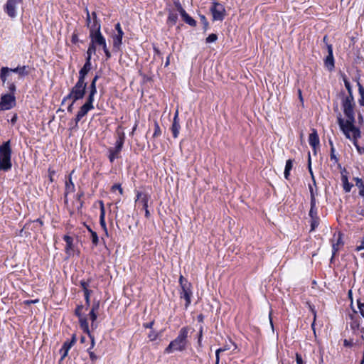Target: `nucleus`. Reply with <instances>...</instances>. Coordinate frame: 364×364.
<instances>
[{
	"label": "nucleus",
	"mask_w": 364,
	"mask_h": 364,
	"mask_svg": "<svg viewBox=\"0 0 364 364\" xmlns=\"http://www.w3.org/2000/svg\"><path fill=\"white\" fill-rule=\"evenodd\" d=\"M95 21V24L92 26L91 32H90V42H92L96 46H105L106 40L100 31L101 24L98 23L96 19Z\"/></svg>",
	"instance_id": "nucleus-7"
},
{
	"label": "nucleus",
	"mask_w": 364,
	"mask_h": 364,
	"mask_svg": "<svg viewBox=\"0 0 364 364\" xmlns=\"http://www.w3.org/2000/svg\"><path fill=\"white\" fill-rule=\"evenodd\" d=\"M87 87V82L78 78L69 94L63 97L61 105H63L68 100H73V102H77V100L83 99L86 93Z\"/></svg>",
	"instance_id": "nucleus-3"
},
{
	"label": "nucleus",
	"mask_w": 364,
	"mask_h": 364,
	"mask_svg": "<svg viewBox=\"0 0 364 364\" xmlns=\"http://www.w3.org/2000/svg\"><path fill=\"white\" fill-rule=\"evenodd\" d=\"M48 178L50 183H53L54 181V176L55 174V170L52 169L51 168H48Z\"/></svg>",
	"instance_id": "nucleus-50"
},
{
	"label": "nucleus",
	"mask_w": 364,
	"mask_h": 364,
	"mask_svg": "<svg viewBox=\"0 0 364 364\" xmlns=\"http://www.w3.org/2000/svg\"><path fill=\"white\" fill-rule=\"evenodd\" d=\"M86 12V25L87 28L90 30V32H91L92 26L95 24V19L98 23H100V20L98 19L97 16V14L95 11L92 12L90 14L89 10L87 8L85 9Z\"/></svg>",
	"instance_id": "nucleus-13"
},
{
	"label": "nucleus",
	"mask_w": 364,
	"mask_h": 364,
	"mask_svg": "<svg viewBox=\"0 0 364 364\" xmlns=\"http://www.w3.org/2000/svg\"><path fill=\"white\" fill-rule=\"evenodd\" d=\"M296 364H305L306 363V362H304L303 360L302 356L299 353H296Z\"/></svg>",
	"instance_id": "nucleus-59"
},
{
	"label": "nucleus",
	"mask_w": 364,
	"mask_h": 364,
	"mask_svg": "<svg viewBox=\"0 0 364 364\" xmlns=\"http://www.w3.org/2000/svg\"><path fill=\"white\" fill-rule=\"evenodd\" d=\"M319 225V218H311V231L314 230Z\"/></svg>",
	"instance_id": "nucleus-36"
},
{
	"label": "nucleus",
	"mask_w": 364,
	"mask_h": 364,
	"mask_svg": "<svg viewBox=\"0 0 364 364\" xmlns=\"http://www.w3.org/2000/svg\"><path fill=\"white\" fill-rule=\"evenodd\" d=\"M23 0H8L4 6V11L11 18L16 16V7L22 3Z\"/></svg>",
	"instance_id": "nucleus-10"
},
{
	"label": "nucleus",
	"mask_w": 364,
	"mask_h": 364,
	"mask_svg": "<svg viewBox=\"0 0 364 364\" xmlns=\"http://www.w3.org/2000/svg\"><path fill=\"white\" fill-rule=\"evenodd\" d=\"M353 180L355 182V186L359 189V196L364 198V180L358 177H355Z\"/></svg>",
	"instance_id": "nucleus-29"
},
{
	"label": "nucleus",
	"mask_w": 364,
	"mask_h": 364,
	"mask_svg": "<svg viewBox=\"0 0 364 364\" xmlns=\"http://www.w3.org/2000/svg\"><path fill=\"white\" fill-rule=\"evenodd\" d=\"M122 149H117V148H109L108 149L109 155L108 159L111 163H113L116 159L119 157Z\"/></svg>",
	"instance_id": "nucleus-26"
},
{
	"label": "nucleus",
	"mask_w": 364,
	"mask_h": 364,
	"mask_svg": "<svg viewBox=\"0 0 364 364\" xmlns=\"http://www.w3.org/2000/svg\"><path fill=\"white\" fill-rule=\"evenodd\" d=\"M100 223L102 228L105 231V234L107 235V228L106 222H105V206H104V203L102 200L100 201Z\"/></svg>",
	"instance_id": "nucleus-20"
},
{
	"label": "nucleus",
	"mask_w": 364,
	"mask_h": 364,
	"mask_svg": "<svg viewBox=\"0 0 364 364\" xmlns=\"http://www.w3.org/2000/svg\"><path fill=\"white\" fill-rule=\"evenodd\" d=\"M92 291H87L84 294L85 304L86 306L88 307L90 305V295Z\"/></svg>",
	"instance_id": "nucleus-48"
},
{
	"label": "nucleus",
	"mask_w": 364,
	"mask_h": 364,
	"mask_svg": "<svg viewBox=\"0 0 364 364\" xmlns=\"http://www.w3.org/2000/svg\"><path fill=\"white\" fill-rule=\"evenodd\" d=\"M72 348V346L70 343H68V341H66L63 344L61 348L60 349V353L61 354L60 361L64 360L70 350V349Z\"/></svg>",
	"instance_id": "nucleus-25"
},
{
	"label": "nucleus",
	"mask_w": 364,
	"mask_h": 364,
	"mask_svg": "<svg viewBox=\"0 0 364 364\" xmlns=\"http://www.w3.org/2000/svg\"><path fill=\"white\" fill-rule=\"evenodd\" d=\"M38 302H39L38 299H33V300H26L23 301L24 304H26V305H30L31 304H37Z\"/></svg>",
	"instance_id": "nucleus-64"
},
{
	"label": "nucleus",
	"mask_w": 364,
	"mask_h": 364,
	"mask_svg": "<svg viewBox=\"0 0 364 364\" xmlns=\"http://www.w3.org/2000/svg\"><path fill=\"white\" fill-rule=\"evenodd\" d=\"M84 306L82 304L77 305L75 310V315L77 317H80L82 316V311L83 309Z\"/></svg>",
	"instance_id": "nucleus-44"
},
{
	"label": "nucleus",
	"mask_w": 364,
	"mask_h": 364,
	"mask_svg": "<svg viewBox=\"0 0 364 364\" xmlns=\"http://www.w3.org/2000/svg\"><path fill=\"white\" fill-rule=\"evenodd\" d=\"M28 68L29 67L28 65H18L15 68L2 67L0 70V79L3 84H4L6 82L7 78L9 77L11 73L18 74L19 79H22L29 75L30 72Z\"/></svg>",
	"instance_id": "nucleus-5"
},
{
	"label": "nucleus",
	"mask_w": 364,
	"mask_h": 364,
	"mask_svg": "<svg viewBox=\"0 0 364 364\" xmlns=\"http://www.w3.org/2000/svg\"><path fill=\"white\" fill-rule=\"evenodd\" d=\"M309 143L313 149L319 145V137L316 129H313L312 132L309 134Z\"/></svg>",
	"instance_id": "nucleus-21"
},
{
	"label": "nucleus",
	"mask_w": 364,
	"mask_h": 364,
	"mask_svg": "<svg viewBox=\"0 0 364 364\" xmlns=\"http://www.w3.org/2000/svg\"><path fill=\"white\" fill-rule=\"evenodd\" d=\"M364 250V236L363 237L361 241H360V244L356 247L355 248V250L357 252H359V251H361Z\"/></svg>",
	"instance_id": "nucleus-60"
},
{
	"label": "nucleus",
	"mask_w": 364,
	"mask_h": 364,
	"mask_svg": "<svg viewBox=\"0 0 364 364\" xmlns=\"http://www.w3.org/2000/svg\"><path fill=\"white\" fill-rule=\"evenodd\" d=\"M125 140V135L124 132L118 133L117 134V139L115 142V146L114 148H117V149H122L124 146Z\"/></svg>",
	"instance_id": "nucleus-28"
},
{
	"label": "nucleus",
	"mask_w": 364,
	"mask_h": 364,
	"mask_svg": "<svg viewBox=\"0 0 364 364\" xmlns=\"http://www.w3.org/2000/svg\"><path fill=\"white\" fill-rule=\"evenodd\" d=\"M348 100L351 102H354V97L353 95V92H348V95L344 97L342 100Z\"/></svg>",
	"instance_id": "nucleus-61"
},
{
	"label": "nucleus",
	"mask_w": 364,
	"mask_h": 364,
	"mask_svg": "<svg viewBox=\"0 0 364 364\" xmlns=\"http://www.w3.org/2000/svg\"><path fill=\"white\" fill-rule=\"evenodd\" d=\"M151 198V196L147 193H142L140 191H136V198L135 199V202L136 203L138 200H140L143 208L144 210H146L148 208V203Z\"/></svg>",
	"instance_id": "nucleus-15"
},
{
	"label": "nucleus",
	"mask_w": 364,
	"mask_h": 364,
	"mask_svg": "<svg viewBox=\"0 0 364 364\" xmlns=\"http://www.w3.org/2000/svg\"><path fill=\"white\" fill-rule=\"evenodd\" d=\"M92 68L91 60L86 59L85 63L79 71L78 78L85 80L86 76Z\"/></svg>",
	"instance_id": "nucleus-19"
},
{
	"label": "nucleus",
	"mask_w": 364,
	"mask_h": 364,
	"mask_svg": "<svg viewBox=\"0 0 364 364\" xmlns=\"http://www.w3.org/2000/svg\"><path fill=\"white\" fill-rule=\"evenodd\" d=\"M335 148L334 147H332L331 149V154H330V158H331V161H334L335 163H338V158L336 156V155L335 154Z\"/></svg>",
	"instance_id": "nucleus-46"
},
{
	"label": "nucleus",
	"mask_w": 364,
	"mask_h": 364,
	"mask_svg": "<svg viewBox=\"0 0 364 364\" xmlns=\"http://www.w3.org/2000/svg\"><path fill=\"white\" fill-rule=\"evenodd\" d=\"M217 39H218V36L215 33H211L206 38L205 41H206V43H213V42L216 41Z\"/></svg>",
	"instance_id": "nucleus-43"
},
{
	"label": "nucleus",
	"mask_w": 364,
	"mask_h": 364,
	"mask_svg": "<svg viewBox=\"0 0 364 364\" xmlns=\"http://www.w3.org/2000/svg\"><path fill=\"white\" fill-rule=\"evenodd\" d=\"M78 36L77 33H73L71 38V41L73 43H77L78 41Z\"/></svg>",
	"instance_id": "nucleus-63"
},
{
	"label": "nucleus",
	"mask_w": 364,
	"mask_h": 364,
	"mask_svg": "<svg viewBox=\"0 0 364 364\" xmlns=\"http://www.w3.org/2000/svg\"><path fill=\"white\" fill-rule=\"evenodd\" d=\"M161 135V128L159 127V123L156 121H155L154 122V134H153V137L156 138V137H159Z\"/></svg>",
	"instance_id": "nucleus-37"
},
{
	"label": "nucleus",
	"mask_w": 364,
	"mask_h": 364,
	"mask_svg": "<svg viewBox=\"0 0 364 364\" xmlns=\"http://www.w3.org/2000/svg\"><path fill=\"white\" fill-rule=\"evenodd\" d=\"M358 307L360 314L364 317V302L361 303L360 301H358Z\"/></svg>",
	"instance_id": "nucleus-57"
},
{
	"label": "nucleus",
	"mask_w": 364,
	"mask_h": 364,
	"mask_svg": "<svg viewBox=\"0 0 364 364\" xmlns=\"http://www.w3.org/2000/svg\"><path fill=\"white\" fill-rule=\"evenodd\" d=\"M0 101L4 110H9L16 105V97L14 95H3Z\"/></svg>",
	"instance_id": "nucleus-11"
},
{
	"label": "nucleus",
	"mask_w": 364,
	"mask_h": 364,
	"mask_svg": "<svg viewBox=\"0 0 364 364\" xmlns=\"http://www.w3.org/2000/svg\"><path fill=\"white\" fill-rule=\"evenodd\" d=\"M89 315L90 316V319L92 320V326H93L94 322L96 321L97 318V312L90 311Z\"/></svg>",
	"instance_id": "nucleus-51"
},
{
	"label": "nucleus",
	"mask_w": 364,
	"mask_h": 364,
	"mask_svg": "<svg viewBox=\"0 0 364 364\" xmlns=\"http://www.w3.org/2000/svg\"><path fill=\"white\" fill-rule=\"evenodd\" d=\"M341 181L343 184V191L346 193H349L351 191V188L353 186V185L349 183L347 176L342 175Z\"/></svg>",
	"instance_id": "nucleus-27"
},
{
	"label": "nucleus",
	"mask_w": 364,
	"mask_h": 364,
	"mask_svg": "<svg viewBox=\"0 0 364 364\" xmlns=\"http://www.w3.org/2000/svg\"><path fill=\"white\" fill-rule=\"evenodd\" d=\"M181 129V126L179 124V118H178V111L176 110L173 117V123L171 127V130L172 132L173 137L177 138L179 134V131Z\"/></svg>",
	"instance_id": "nucleus-14"
},
{
	"label": "nucleus",
	"mask_w": 364,
	"mask_h": 364,
	"mask_svg": "<svg viewBox=\"0 0 364 364\" xmlns=\"http://www.w3.org/2000/svg\"><path fill=\"white\" fill-rule=\"evenodd\" d=\"M229 349H230V347L228 345H225L224 347L218 348V350H216V351H215V360H217V359H218V355L220 357V353L224 352V351H225L227 350H229Z\"/></svg>",
	"instance_id": "nucleus-47"
},
{
	"label": "nucleus",
	"mask_w": 364,
	"mask_h": 364,
	"mask_svg": "<svg viewBox=\"0 0 364 364\" xmlns=\"http://www.w3.org/2000/svg\"><path fill=\"white\" fill-rule=\"evenodd\" d=\"M343 233L341 232H338L336 236V234L333 235V238L331 240L332 242V257L331 259L336 255L337 252L339 251L341 247L343 246L344 242L343 240Z\"/></svg>",
	"instance_id": "nucleus-9"
},
{
	"label": "nucleus",
	"mask_w": 364,
	"mask_h": 364,
	"mask_svg": "<svg viewBox=\"0 0 364 364\" xmlns=\"http://www.w3.org/2000/svg\"><path fill=\"white\" fill-rule=\"evenodd\" d=\"M63 240L66 242L65 250L68 252L73 248V239L69 235H65Z\"/></svg>",
	"instance_id": "nucleus-35"
},
{
	"label": "nucleus",
	"mask_w": 364,
	"mask_h": 364,
	"mask_svg": "<svg viewBox=\"0 0 364 364\" xmlns=\"http://www.w3.org/2000/svg\"><path fill=\"white\" fill-rule=\"evenodd\" d=\"M173 4L176 10L179 12L181 15L183 13V11H186L183 8L181 4L180 3L179 0H174Z\"/></svg>",
	"instance_id": "nucleus-40"
},
{
	"label": "nucleus",
	"mask_w": 364,
	"mask_h": 364,
	"mask_svg": "<svg viewBox=\"0 0 364 364\" xmlns=\"http://www.w3.org/2000/svg\"><path fill=\"white\" fill-rule=\"evenodd\" d=\"M100 76L98 75H96L92 80L90 84V86H89V88H92V87H93V89H97V86H96V83H97V80L99 79Z\"/></svg>",
	"instance_id": "nucleus-49"
},
{
	"label": "nucleus",
	"mask_w": 364,
	"mask_h": 364,
	"mask_svg": "<svg viewBox=\"0 0 364 364\" xmlns=\"http://www.w3.org/2000/svg\"><path fill=\"white\" fill-rule=\"evenodd\" d=\"M78 318H79V323H80V326L81 329L85 333H86L89 335V336L90 337L91 340H92V346H94V338L90 335L88 321H87V318L85 316H81L80 317H78Z\"/></svg>",
	"instance_id": "nucleus-17"
},
{
	"label": "nucleus",
	"mask_w": 364,
	"mask_h": 364,
	"mask_svg": "<svg viewBox=\"0 0 364 364\" xmlns=\"http://www.w3.org/2000/svg\"><path fill=\"white\" fill-rule=\"evenodd\" d=\"M309 192H310V196H311V202L312 201H316V198H315V193H314V191L313 189V187L311 185H309Z\"/></svg>",
	"instance_id": "nucleus-58"
},
{
	"label": "nucleus",
	"mask_w": 364,
	"mask_h": 364,
	"mask_svg": "<svg viewBox=\"0 0 364 364\" xmlns=\"http://www.w3.org/2000/svg\"><path fill=\"white\" fill-rule=\"evenodd\" d=\"M342 107L343 113L346 119L342 117L341 113L337 116L338 124L346 138H350V132L353 133L354 139L360 137V131L359 128L355 126V119L354 113L355 102H351L348 100H342Z\"/></svg>",
	"instance_id": "nucleus-1"
},
{
	"label": "nucleus",
	"mask_w": 364,
	"mask_h": 364,
	"mask_svg": "<svg viewBox=\"0 0 364 364\" xmlns=\"http://www.w3.org/2000/svg\"><path fill=\"white\" fill-rule=\"evenodd\" d=\"M97 50V46H95L92 42L90 43L87 50L86 59L91 60L92 55L95 54Z\"/></svg>",
	"instance_id": "nucleus-31"
},
{
	"label": "nucleus",
	"mask_w": 364,
	"mask_h": 364,
	"mask_svg": "<svg viewBox=\"0 0 364 364\" xmlns=\"http://www.w3.org/2000/svg\"><path fill=\"white\" fill-rule=\"evenodd\" d=\"M309 215L310 218L318 217L317 215L316 201L311 202V208Z\"/></svg>",
	"instance_id": "nucleus-33"
},
{
	"label": "nucleus",
	"mask_w": 364,
	"mask_h": 364,
	"mask_svg": "<svg viewBox=\"0 0 364 364\" xmlns=\"http://www.w3.org/2000/svg\"><path fill=\"white\" fill-rule=\"evenodd\" d=\"M112 190H118L121 195L123 194V189L119 183H115L112 186Z\"/></svg>",
	"instance_id": "nucleus-55"
},
{
	"label": "nucleus",
	"mask_w": 364,
	"mask_h": 364,
	"mask_svg": "<svg viewBox=\"0 0 364 364\" xmlns=\"http://www.w3.org/2000/svg\"><path fill=\"white\" fill-rule=\"evenodd\" d=\"M293 162H294V160L292 159H288L286 162V165H285V168L284 169H287V170H289L291 171V170L292 169V167H293Z\"/></svg>",
	"instance_id": "nucleus-54"
},
{
	"label": "nucleus",
	"mask_w": 364,
	"mask_h": 364,
	"mask_svg": "<svg viewBox=\"0 0 364 364\" xmlns=\"http://www.w3.org/2000/svg\"><path fill=\"white\" fill-rule=\"evenodd\" d=\"M178 282L180 284V298L185 299V309H186L191 303V296L193 295L191 284L188 282V280L182 275L180 276Z\"/></svg>",
	"instance_id": "nucleus-6"
},
{
	"label": "nucleus",
	"mask_w": 364,
	"mask_h": 364,
	"mask_svg": "<svg viewBox=\"0 0 364 364\" xmlns=\"http://www.w3.org/2000/svg\"><path fill=\"white\" fill-rule=\"evenodd\" d=\"M11 153L9 140L0 145V170L8 171L11 168Z\"/></svg>",
	"instance_id": "nucleus-4"
},
{
	"label": "nucleus",
	"mask_w": 364,
	"mask_h": 364,
	"mask_svg": "<svg viewBox=\"0 0 364 364\" xmlns=\"http://www.w3.org/2000/svg\"><path fill=\"white\" fill-rule=\"evenodd\" d=\"M203 326L200 327L199 332H198V343L199 346H201V341H202V337H203Z\"/></svg>",
	"instance_id": "nucleus-56"
},
{
	"label": "nucleus",
	"mask_w": 364,
	"mask_h": 364,
	"mask_svg": "<svg viewBox=\"0 0 364 364\" xmlns=\"http://www.w3.org/2000/svg\"><path fill=\"white\" fill-rule=\"evenodd\" d=\"M311 157H310V154H309V164H308V168H309V173L311 175V177H312V179H313V182H314V184L316 186V181H315V178H314V174H313V171H312V169H311Z\"/></svg>",
	"instance_id": "nucleus-52"
},
{
	"label": "nucleus",
	"mask_w": 364,
	"mask_h": 364,
	"mask_svg": "<svg viewBox=\"0 0 364 364\" xmlns=\"http://www.w3.org/2000/svg\"><path fill=\"white\" fill-rule=\"evenodd\" d=\"M124 36L123 33H117L112 36L113 40V50L118 52L120 50L121 46L122 44V38Z\"/></svg>",
	"instance_id": "nucleus-18"
},
{
	"label": "nucleus",
	"mask_w": 364,
	"mask_h": 364,
	"mask_svg": "<svg viewBox=\"0 0 364 364\" xmlns=\"http://www.w3.org/2000/svg\"><path fill=\"white\" fill-rule=\"evenodd\" d=\"M348 139H350V141H353L354 146L356 147L358 151L360 153V154H362L364 152V148H361L358 144V139L359 138H356V139H354L353 137V132H350V138H348Z\"/></svg>",
	"instance_id": "nucleus-34"
},
{
	"label": "nucleus",
	"mask_w": 364,
	"mask_h": 364,
	"mask_svg": "<svg viewBox=\"0 0 364 364\" xmlns=\"http://www.w3.org/2000/svg\"><path fill=\"white\" fill-rule=\"evenodd\" d=\"M358 92L360 95L358 103L360 106L364 105V87L360 82H358Z\"/></svg>",
	"instance_id": "nucleus-32"
},
{
	"label": "nucleus",
	"mask_w": 364,
	"mask_h": 364,
	"mask_svg": "<svg viewBox=\"0 0 364 364\" xmlns=\"http://www.w3.org/2000/svg\"><path fill=\"white\" fill-rule=\"evenodd\" d=\"M308 306H309V309L310 310V311L312 313L313 316H314V321H316V309H315V306L309 303H308Z\"/></svg>",
	"instance_id": "nucleus-53"
},
{
	"label": "nucleus",
	"mask_w": 364,
	"mask_h": 364,
	"mask_svg": "<svg viewBox=\"0 0 364 364\" xmlns=\"http://www.w3.org/2000/svg\"><path fill=\"white\" fill-rule=\"evenodd\" d=\"M178 20V14L173 10H168V16L167 18L166 23L168 27H172L176 25Z\"/></svg>",
	"instance_id": "nucleus-24"
},
{
	"label": "nucleus",
	"mask_w": 364,
	"mask_h": 364,
	"mask_svg": "<svg viewBox=\"0 0 364 364\" xmlns=\"http://www.w3.org/2000/svg\"><path fill=\"white\" fill-rule=\"evenodd\" d=\"M7 88L9 91V93H8L9 95H14L15 94L16 91V85L14 82H7Z\"/></svg>",
	"instance_id": "nucleus-38"
},
{
	"label": "nucleus",
	"mask_w": 364,
	"mask_h": 364,
	"mask_svg": "<svg viewBox=\"0 0 364 364\" xmlns=\"http://www.w3.org/2000/svg\"><path fill=\"white\" fill-rule=\"evenodd\" d=\"M92 109L90 107L82 105L80 107L79 111L77 112L76 117L75 118V127H77L78 122L84 117L89 111L92 110Z\"/></svg>",
	"instance_id": "nucleus-16"
},
{
	"label": "nucleus",
	"mask_w": 364,
	"mask_h": 364,
	"mask_svg": "<svg viewBox=\"0 0 364 364\" xmlns=\"http://www.w3.org/2000/svg\"><path fill=\"white\" fill-rule=\"evenodd\" d=\"M191 331L189 326H183L178 331L177 337L171 341L168 346L165 348L164 353L170 354L175 351H184L188 344V333Z\"/></svg>",
	"instance_id": "nucleus-2"
},
{
	"label": "nucleus",
	"mask_w": 364,
	"mask_h": 364,
	"mask_svg": "<svg viewBox=\"0 0 364 364\" xmlns=\"http://www.w3.org/2000/svg\"><path fill=\"white\" fill-rule=\"evenodd\" d=\"M200 19L201 23L203 24L204 31H206L208 28L209 23L204 15H200Z\"/></svg>",
	"instance_id": "nucleus-42"
},
{
	"label": "nucleus",
	"mask_w": 364,
	"mask_h": 364,
	"mask_svg": "<svg viewBox=\"0 0 364 364\" xmlns=\"http://www.w3.org/2000/svg\"><path fill=\"white\" fill-rule=\"evenodd\" d=\"M183 20L188 25L191 26H196V21L190 16L186 11H183V13L181 15Z\"/></svg>",
	"instance_id": "nucleus-30"
},
{
	"label": "nucleus",
	"mask_w": 364,
	"mask_h": 364,
	"mask_svg": "<svg viewBox=\"0 0 364 364\" xmlns=\"http://www.w3.org/2000/svg\"><path fill=\"white\" fill-rule=\"evenodd\" d=\"M99 308H100V302L97 301V302H95L93 304L90 311H93L97 312V311L99 310Z\"/></svg>",
	"instance_id": "nucleus-62"
},
{
	"label": "nucleus",
	"mask_w": 364,
	"mask_h": 364,
	"mask_svg": "<svg viewBox=\"0 0 364 364\" xmlns=\"http://www.w3.org/2000/svg\"><path fill=\"white\" fill-rule=\"evenodd\" d=\"M96 93H97V89L95 90V89H93L92 87V88H89V94H88V96H87L86 101L84 104L85 105L90 107L92 109H94L93 102H94V97H95V95H96Z\"/></svg>",
	"instance_id": "nucleus-22"
},
{
	"label": "nucleus",
	"mask_w": 364,
	"mask_h": 364,
	"mask_svg": "<svg viewBox=\"0 0 364 364\" xmlns=\"http://www.w3.org/2000/svg\"><path fill=\"white\" fill-rule=\"evenodd\" d=\"M75 191V186L72 181L71 176H70L68 181L65 182V202L67 203V196L68 194L73 193Z\"/></svg>",
	"instance_id": "nucleus-23"
},
{
	"label": "nucleus",
	"mask_w": 364,
	"mask_h": 364,
	"mask_svg": "<svg viewBox=\"0 0 364 364\" xmlns=\"http://www.w3.org/2000/svg\"><path fill=\"white\" fill-rule=\"evenodd\" d=\"M327 48H328V55L325 58L324 64H325V66L326 67V68L329 71H332L335 68L334 58H333V47L331 45H328Z\"/></svg>",
	"instance_id": "nucleus-12"
},
{
	"label": "nucleus",
	"mask_w": 364,
	"mask_h": 364,
	"mask_svg": "<svg viewBox=\"0 0 364 364\" xmlns=\"http://www.w3.org/2000/svg\"><path fill=\"white\" fill-rule=\"evenodd\" d=\"M91 240H92V245L95 247L97 246V245L99 243V238H98V235L96 232H92Z\"/></svg>",
	"instance_id": "nucleus-41"
},
{
	"label": "nucleus",
	"mask_w": 364,
	"mask_h": 364,
	"mask_svg": "<svg viewBox=\"0 0 364 364\" xmlns=\"http://www.w3.org/2000/svg\"><path fill=\"white\" fill-rule=\"evenodd\" d=\"M210 11L213 15V21H222L225 16V6L220 3L214 1L210 8Z\"/></svg>",
	"instance_id": "nucleus-8"
},
{
	"label": "nucleus",
	"mask_w": 364,
	"mask_h": 364,
	"mask_svg": "<svg viewBox=\"0 0 364 364\" xmlns=\"http://www.w3.org/2000/svg\"><path fill=\"white\" fill-rule=\"evenodd\" d=\"M343 82H344L345 87H346V90H348V92H352L353 90H352V87L350 85V83L348 80V79L346 78V77L345 75L343 76Z\"/></svg>",
	"instance_id": "nucleus-45"
},
{
	"label": "nucleus",
	"mask_w": 364,
	"mask_h": 364,
	"mask_svg": "<svg viewBox=\"0 0 364 364\" xmlns=\"http://www.w3.org/2000/svg\"><path fill=\"white\" fill-rule=\"evenodd\" d=\"M80 284L84 291V294L87 291H92L88 289L90 287V283L88 281L81 280L80 282Z\"/></svg>",
	"instance_id": "nucleus-39"
}]
</instances>
